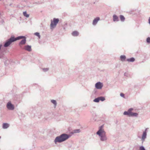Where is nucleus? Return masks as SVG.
I'll return each mask as SVG.
<instances>
[{"instance_id":"9b49d317","label":"nucleus","mask_w":150,"mask_h":150,"mask_svg":"<svg viewBox=\"0 0 150 150\" xmlns=\"http://www.w3.org/2000/svg\"><path fill=\"white\" fill-rule=\"evenodd\" d=\"M24 49L28 52H30L32 50L31 46L29 45H25L24 47Z\"/></svg>"},{"instance_id":"423d86ee","label":"nucleus","mask_w":150,"mask_h":150,"mask_svg":"<svg viewBox=\"0 0 150 150\" xmlns=\"http://www.w3.org/2000/svg\"><path fill=\"white\" fill-rule=\"evenodd\" d=\"M6 107L9 110H13L14 109V106L11 102H8L7 104Z\"/></svg>"},{"instance_id":"1a4fd4ad","label":"nucleus","mask_w":150,"mask_h":150,"mask_svg":"<svg viewBox=\"0 0 150 150\" xmlns=\"http://www.w3.org/2000/svg\"><path fill=\"white\" fill-rule=\"evenodd\" d=\"M26 42V38H24L18 43V45L21 47L22 45L25 44Z\"/></svg>"},{"instance_id":"dca6fc26","label":"nucleus","mask_w":150,"mask_h":150,"mask_svg":"<svg viewBox=\"0 0 150 150\" xmlns=\"http://www.w3.org/2000/svg\"><path fill=\"white\" fill-rule=\"evenodd\" d=\"M72 35L74 36H77L79 35V33L77 31H75L72 33Z\"/></svg>"},{"instance_id":"cd10ccee","label":"nucleus","mask_w":150,"mask_h":150,"mask_svg":"<svg viewBox=\"0 0 150 150\" xmlns=\"http://www.w3.org/2000/svg\"><path fill=\"white\" fill-rule=\"evenodd\" d=\"M49 69L48 68H43L42 69L43 71L45 72L49 70Z\"/></svg>"},{"instance_id":"bb28decb","label":"nucleus","mask_w":150,"mask_h":150,"mask_svg":"<svg viewBox=\"0 0 150 150\" xmlns=\"http://www.w3.org/2000/svg\"><path fill=\"white\" fill-rule=\"evenodd\" d=\"M147 42L148 43H150V38L148 37L146 39Z\"/></svg>"},{"instance_id":"4be33fe9","label":"nucleus","mask_w":150,"mask_h":150,"mask_svg":"<svg viewBox=\"0 0 150 150\" xmlns=\"http://www.w3.org/2000/svg\"><path fill=\"white\" fill-rule=\"evenodd\" d=\"M80 132V129H76L74 130L73 131V133H78Z\"/></svg>"},{"instance_id":"5701e85b","label":"nucleus","mask_w":150,"mask_h":150,"mask_svg":"<svg viewBox=\"0 0 150 150\" xmlns=\"http://www.w3.org/2000/svg\"><path fill=\"white\" fill-rule=\"evenodd\" d=\"M100 100L99 97L95 98L93 100V101L96 103H98L99 102Z\"/></svg>"},{"instance_id":"a878e982","label":"nucleus","mask_w":150,"mask_h":150,"mask_svg":"<svg viewBox=\"0 0 150 150\" xmlns=\"http://www.w3.org/2000/svg\"><path fill=\"white\" fill-rule=\"evenodd\" d=\"M139 150H146L144 147L143 146H141L139 147Z\"/></svg>"},{"instance_id":"20e7f679","label":"nucleus","mask_w":150,"mask_h":150,"mask_svg":"<svg viewBox=\"0 0 150 150\" xmlns=\"http://www.w3.org/2000/svg\"><path fill=\"white\" fill-rule=\"evenodd\" d=\"M59 21V19L58 18H53V21L51 20L50 25L51 29H53L54 28H55L57 24L58 23Z\"/></svg>"},{"instance_id":"f3484780","label":"nucleus","mask_w":150,"mask_h":150,"mask_svg":"<svg viewBox=\"0 0 150 150\" xmlns=\"http://www.w3.org/2000/svg\"><path fill=\"white\" fill-rule=\"evenodd\" d=\"M120 58L122 61H125L126 57L125 55H121L120 57Z\"/></svg>"},{"instance_id":"9d476101","label":"nucleus","mask_w":150,"mask_h":150,"mask_svg":"<svg viewBox=\"0 0 150 150\" xmlns=\"http://www.w3.org/2000/svg\"><path fill=\"white\" fill-rule=\"evenodd\" d=\"M12 36L14 41V42L17 40H19L21 39H23L24 38H25V36H21L17 37L15 38L14 36Z\"/></svg>"},{"instance_id":"aec40b11","label":"nucleus","mask_w":150,"mask_h":150,"mask_svg":"<svg viewBox=\"0 0 150 150\" xmlns=\"http://www.w3.org/2000/svg\"><path fill=\"white\" fill-rule=\"evenodd\" d=\"M99 100L103 101L105 100V98L103 96H100L99 97Z\"/></svg>"},{"instance_id":"7ed1b4c3","label":"nucleus","mask_w":150,"mask_h":150,"mask_svg":"<svg viewBox=\"0 0 150 150\" xmlns=\"http://www.w3.org/2000/svg\"><path fill=\"white\" fill-rule=\"evenodd\" d=\"M133 110L132 108L129 109L127 111L124 112L123 114L125 115H127L129 117H137L138 115V114L136 112H132Z\"/></svg>"},{"instance_id":"39448f33","label":"nucleus","mask_w":150,"mask_h":150,"mask_svg":"<svg viewBox=\"0 0 150 150\" xmlns=\"http://www.w3.org/2000/svg\"><path fill=\"white\" fill-rule=\"evenodd\" d=\"M14 42L12 36L11 38L7 40L4 45V46L5 47H7L9 46L12 42Z\"/></svg>"},{"instance_id":"f03ea898","label":"nucleus","mask_w":150,"mask_h":150,"mask_svg":"<svg viewBox=\"0 0 150 150\" xmlns=\"http://www.w3.org/2000/svg\"><path fill=\"white\" fill-rule=\"evenodd\" d=\"M70 137V136L66 134H62L59 136L57 137L54 140V142L55 144L57 143H61L64 142L68 139Z\"/></svg>"},{"instance_id":"c85d7f7f","label":"nucleus","mask_w":150,"mask_h":150,"mask_svg":"<svg viewBox=\"0 0 150 150\" xmlns=\"http://www.w3.org/2000/svg\"><path fill=\"white\" fill-rule=\"evenodd\" d=\"M120 96L122 97H123V98L125 97V95L124 94H123L122 93H121L120 94Z\"/></svg>"},{"instance_id":"412c9836","label":"nucleus","mask_w":150,"mask_h":150,"mask_svg":"<svg viewBox=\"0 0 150 150\" xmlns=\"http://www.w3.org/2000/svg\"><path fill=\"white\" fill-rule=\"evenodd\" d=\"M23 15L27 18H28L29 17V14H28L27 13L26 11H24L23 12Z\"/></svg>"},{"instance_id":"a211bd4d","label":"nucleus","mask_w":150,"mask_h":150,"mask_svg":"<svg viewBox=\"0 0 150 150\" xmlns=\"http://www.w3.org/2000/svg\"><path fill=\"white\" fill-rule=\"evenodd\" d=\"M51 103H53L54 104L55 107L57 105V103L56 101L55 100H51Z\"/></svg>"},{"instance_id":"ddd939ff","label":"nucleus","mask_w":150,"mask_h":150,"mask_svg":"<svg viewBox=\"0 0 150 150\" xmlns=\"http://www.w3.org/2000/svg\"><path fill=\"white\" fill-rule=\"evenodd\" d=\"M9 126V125L7 123H4L2 125V128L3 129H6L8 128Z\"/></svg>"},{"instance_id":"b1692460","label":"nucleus","mask_w":150,"mask_h":150,"mask_svg":"<svg viewBox=\"0 0 150 150\" xmlns=\"http://www.w3.org/2000/svg\"><path fill=\"white\" fill-rule=\"evenodd\" d=\"M34 35H35L37 36L39 38V39L40 38V35L39 33L38 32L35 33H34Z\"/></svg>"},{"instance_id":"393cba45","label":"nucleus","mask_w":150,"mask_h":150,"mask_svg":"<svg viewBox=\"0 0 150 150\" xmlns=\"http://www.w3.org/2000/svg\"><path fill=\"white\" fill-rule=\"evenodd\" d=\"M4 54H3V52L1 50V53H0V59L2 58L3 57V55Z\"/></svg>"},{"instance_id":"f8f14e48","label":"nucleus","mask_w":150,"mask_h":150,"mask_svg":"<svg viewBox=\"0 0 150 150\" xmlns=\"http://www.w3.org/2000/svg\"><path fill=\"white\" fill-rule=\"evenodd\" d=\"M100 18L99 17H97L95 18L93 21V25H96L98 21L100 20Z\"/></svg>"},{"instance_id":"c756f323","label":"nucleus","mask_w":150,"mask_h":150,"mask_svg":"<svg viewBox=\"0 0 150 150\" xmlns=\"http://www.w3.org/2000/svg\"><path fill=\"white\" fill-rule=\"evenodd\" d=\"M1 138V137L0 136V139Z\"/></svg>"},{"instance_id":"2eb2a0df","label":"nucleus","mask_w":150,"mask_h":150,"mask_svg":"<svg viewBox=\"0 0 150 150\" xmlns=\"http://www.w3.org/2000/svg\"><path fill=\"white\" fill-rule=\"evenodd\" d=\"M135 60V59L133 57L127 59V61L128 62H134Z\"/></svg>"},{"instance_id":"6ab92c4d","label":"nucleus","mask_w":150,"mask_h":150,"mask_svg":"<svg viewBox=\"0 0 150 150\" xmlns=\"http://www.w3.org/2000/svg\"><path fill=\"white\" fill-rule=\"evenodd\" d=\"M120 20L122 22H123L125 21V18L123 15H120Z\"/></svg>"},{"instance_id":"f257e3e1","label":"nucleus","mask_w":150,"mask_h":150,"mask_svg":"<svg viewBox=\"0 0 150 150\" xmlns=\"http://www.w3.org/2000/svg\"><path fill=\"white\" fill-rule=\"evenodd\" d=\"M103 125L99 127L98 130L96 132V134L100 137V140L102 141H105L107 140L106 132L103 129Z\"/></svg>"},{"instance_id":"0eeeda50","label":"nucleus","mask_w":150,"mask_h":150,"mask_svg":"<svg viewBox=\"0 0 150 150\" xmlns=\"http://www.w3.org/2000/svg\"><path fill=\"white\" fill-rule=\"evenodd\" d=\"M103 86L102 83L100 82H98L95 84L96 88L97 89H101L102 88Z\"/></svg>"},{"instance_id":"6e6552de","label":"nucleus","mask_w":150,"mask_h":150,"mask_svg":"<svg viewBox=\"0 0 150 150\" xmlns=\"http://www.w3.org/2000/svg\"><path fill=\"white\" fill-rule=\"evenodd\" d=\"M147 129L146 128L145 131L143 132L141 140L143 142L145 140V139L146 137V135H147V132H146V131H147Z\"/></svg>"},{"instance_id":"4468645a","label":"nucleus","mask_w":150,"mask_h":150,"mask_svg":"<svg viewBox=\"0 0 150 150\" xmlns=\"http://www.w3.org/2000/svg\"><path fill=\"white\" fill-rule=\"evenodd\" d=\"M113 20L114 22L118 21L119 20L118 16L115 15H113Z\"/></svg>"}]
</instances>
